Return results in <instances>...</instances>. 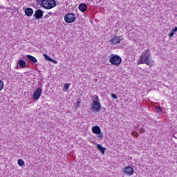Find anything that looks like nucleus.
Here are the masks:
<instances>
[{"label": "nucleus", "mask_w": 177, "mask_h": 177, "mask_svg": "<svg viewBox=\"0 0 177 177\" xmlns=\"http://www.w3.org/2000/svg\"><path fill=\"white\" fill-rule=\"evenodd\" d=\"M151 59V53L150 49L145 50L140 56L138 60V64H147V66H151L153 64V61Z\"/></svg>", "instance_id": "obj_1"}, {"label": "nucleus", "mask_w": 177, "mask_h": 177, "mask_svg": "<svg viewBox=\"0 0 177 177\" xmlns=\"http://www.w3.org/2000/svg\"><path fill=\"white\" fill-rule=\"evenodd\" d=\"M40 6H43L45 9H53L56 6L55 0H36Z\"/></svg>", "instance_id": "obj_2"}, {"label": "nucleus", "mask_w": 177, "mask_h": 177, "mask_svg": "<svg viewBox=\"0 0 177 177\" xmlns=\"http://www.w3.org/2000/svg\"><path fill=\"white\" fill-rule=\"evenodd\" d=\"M121 57L117 55H113L110 59L109 62L111 63V64H114L115 66H117L118 64H121Z\"/></svg>", "instance_id": "obj_3"}, {"label": "nucleus", "mask_w": 177, "mask_h": 177, "mask_svg": "<svg viewBox=\"0 0 177 177\" xmlns=\"http://www.w3.org/2000/svg\"><path fill=\"white\" fill-rule=\"evenodd\" d=\"M64 21L66 23H74L75 21V15L73 13H68L64 17Z\"/></svg>", "instance_id": "obj_4"}, {"label": "nucleus", "mask_w": 177, "mask_h": 177, "mask_svg": "<svg viewBox=\"0 0 177 177\" xmlns=\"http://www.w3.org/2000/svg\"><path fill=\"white\" fill-rule=\"evenodd\" d=\"M42 93V88H37L33 95H32V99L33 100H38L39 97H41V94Z\"/></svg>", "instance_id": "obj_5"}, {"label": "nucleus", "mask_w": 177, "mask_h": 177, "mask_svg": "<svg viewBox=\"0 0 177 177\" xmlns=\"http://www.w3.org/2000/svg\"><path fill=\"white\" fill-rule=\"evenodd\" d=\"M122 37H114L113 38H112L111 40H109L110 44H111L112 45H117V44H120V42H121V41H122Z\"/></svg>", "instance_id": "obj_6"}, {"label": "nucleus", "mask_w": 177, "mask_h": 177, "mask_svg": "<svg viewBox=\"0 0 177 177\" xmlns=\"http://www.w3.org/2000/svg\"><path fill=\"white\" fill-rule=\"evenodd\" d=\"M93 111H95L96 113H99V111H100V109H102V105H100V102L97 101H93Z\"/></svg>", "instance_id": "obj_7"}, {"label": "nucleus", "mask_w": 177, "mask_h": 177, "mask_svg": "<svg viewBox=\"0 0 177 177\" xmlns=\"http://www.w3.org/2000/svg\"><path fill=\"white\" fill-rule=\"evenodd\" d=\"M124 175H129L131 176V175H133V168L131 167H126L124 169Z\"/></svg>", "instance_id": "obj_8"}, {"label": "nucleus", "mask_w": 177, "mask_h": 177, "mask_svg": "<svg viewBox=\"0 0 177 177\" xmlns=\"http://www.w3.org/2000/svg\"><path fill=\"white\" fill-rule=\"evenodd\" d=\"M33 16L34 17H35V19H37V20H39V19H42V16H44V12L41 11V10H37L35 12Z\"/></svg>", "instance_id": "obj_9"}, {"label": "nucleus", "mask_w": 177, "mask_h": 177, "mask_svg": "<svg viewBox=\"0 0 177 177\" xmlns=\"http://www.w3.org/2000/svg\"><path fill=\"white\" fill-rule=\"evenodd\" d=\"M26 57L27 59H28L30 63H37V62H38V60H37V58H35V57L32 55H26Z\"/></svg>", "instance_id": "obj_10"}, {"label": "nucleus", "mask_w": 177, "mask_h": 177, "mask_svg": "<svg viewBox=\"0 0 177 177\" xmlns=\"http://www.w3.org/2000/svg\"><path fill=\"white\" fill-rule=\"evenodd\" d=\"M100 127H99L98 126H94L92 127V132L95 135L100 133Z\"/></svg>", "instance_id": "obj_11"}, {"label": "nucleus", "mask_w": 177, "mask_h": 177, "mask_svg": "<svg viewBox=\"0 0 177 177\" xmlns=\"http://www.w3.org/2000/svg\"><path fill=\"white\" fill-rule=\"evenodd\" d=\"M18 64L21 68H26V67H27V62L23 59H20L18 62Z\"/></svg>", "instance_id": "obj_12"}, {"label": "nucleus", "mask_w": 177, "mask_h": 177, "mask_svg": "<svg viewBox=\"0 0 177 177\" xmlns=\"http://www.w3.org/2000/svg\"><path fill=\"white\" fill-rule=\"evenodd\" d=\"M86 9H88V6L85 3H82L79 6V10L81 12H86Z\"/></svg>", "instance_id": "obj_13"}, {"label": "nucleus", "mask_w": 177, "mask_h": 177, "mask_svg": "<svg viewBox=\"0 0 177 177\" xmlns=\"http://www.w3.org/2000/svg\"><path fill=\"white\" fill-rule=\"evenodd\" d=\"M32 13H34L32 8H28L25 10V14L26 16H32Z\"/></svg>", "instance_id": "obj_14"}, {"label": "nucleus", "mask_w": 177, "mask_h": 177, "mask_svg": "<svg viewBox=\"0 0 177 177\" xmlns=\"http://www.w3.org/2000/svg\"><path fill=\"white\" fill-rule=\"evenodd\" d=\"M97 149L102 153V154H104V151H105V150H106V148L102 147V145L98 144V145H97Z\"/></svg>", "instance_id": "obj_15"}, {"label": "nucleus", "mask_w": 177, "mask_h": 177, "mask_svg": "<svg viewBox=\"0 0 177 177\" xmlns=\"http://www.w3.org/2000/svg\"><path fill=\"white\" fill-rule=\"evenodd\" d=\"M177 32V27L176 26L174 28L171 29L170 33L169 34V37H170V38H172V37L175 35V32Z\"/></svg>", "instance_id": "obj_16"}, {"label": "nucleus", "mask_w": 177, "mask_h": 177, "mask_svg": "<svg viewBox=\"0 0 177 177\" xmlns=\"http://www.w3.org/2000/svg\"><path fill=\"white\" fill-rule=\"evenodd\" d=\"M92 99H93V102H100V100L99 99V96H97V95H94V96H93V97H92Z\"/></svg>", "instance_id": "obj_17"}, {"label": "nucleus", "mask_w": 177, "mask_h": 177, "mask_svg": "<svg viewBox=\"0 0 177 177\" xmlns=\"http://www.w3.org/2000/svg\"><path fill=\"white\" fill-rule=\"evenodd\" d=\"M156 111L158 114H160V113H161V111H162V107L161 106H156Z\"/></svg>", "instance_id": "obj_18"}, {"label": "nucleus", "mask_w": 177, "mask_h": 177, "mask_svg": "<svg viewBox=\"0 0 177 177\" xmlns=\"http://www.w3.org/2000/svg\"><path fill=\"white\" fill-rule=\"evenodd\" d=\"M43 56L46 60H48V62L52 61V58H50V57H49L48 55L43 54Z\"/></svg>", "instance_id": "obj_19"}, {"label": "nucleus", "mask_w": 177, "mask_h": 177, "mask_svg": "<svg viewBox=\"0 0 177 177\" xmlns=\"http://www.w3.org/2000/svg\"><path fill=\"white\" fill-rule=\"evenodd\" d=\"M18 165H19V167H23V165H24V162L23 161V160L19 159Z\"/></svg>", "instance_id": "obj_20"}, {"label": "nucleus", "mask_w": 177, "mask_h": 177, "mask_svg": "<svg viewBox=\"0 0 177 177\" xmlns=\"http://www.w3.org/2000/svg\"><path fill=\"white\" fill-rule=\"evenodd\" d=\"M70 85H71V84L70 83H66L64 85V89H66V91H67V89H68L70 88Z\"/></svg>", "instance_id": "obj_21"}, {"label": "nucleus", "mask_w": 177, "mask_h": 177, "mask_svg": "<svg viewBox=\"0 0 177 177\" xmlns=\"http://www.w3.org/2000/svg\"><path fill=\"white\" fill-rule=\"evenodd\" d=\"M2 89H3V82L0 80V91H2Z\"/></svg>", "instance_id": "obj_22"}, {"label": "nucleus", "mask_w": 177, "mask_h": 177, "mask_svg": "<svg viewBox=\"0 0 177 177\" xmlns=\"http://www.w3.org/2000/svg\"><path fill=\"white\" fill-rule=\"evenodd\" d=\"M97 137H98V138H103V133L100 132V133L97 134Z\"/></svg>", "instance_id": "obj_23"}, {"label": "nucleus", "mask_w": 177, "mask_h": 177, "mask_svg": "<svg viewBox=\"0 0 177 177\" xmlns=\"http://www.w3.org/2000/svg\"><path fill=\"white\" fill-rule=\"evenodd\" d=\"M111 96L113 99H117V95L115 94H111Z\"/></svg>", "instance_id": "obj_24"}, {"label": "nucleus", "mask_w": 177, "mask_h": 177, "mask_svg": "<svg viewBox=\"0 0 177 177\" xmlns=\"http://www.w3.org/2000/svg\"><path fill=\"white\" fill-rule=\"evenodd\" d=\"M50 62H52V63H55V64H57V61H55L53 59H52Z\"/></svg>", "instance_id": "obj_25"}, {"label": "nucleus", "mask_w": 177, "mask_h": 177, "mask_svg": "<svg viewBox=\"0 0 177 177\" xmlns=\"http://www.w3.org/2000/svg\"><path fill=\"white\" fill-rule=\"evenodd\" d=\"M80 104H81V102L80 101H78L77 103H76V106L77 107H80Z\"/></svg>", "instance_id": "obj_26"}]
</instances>
